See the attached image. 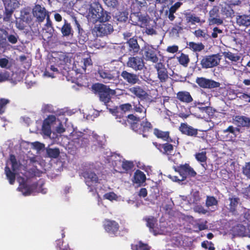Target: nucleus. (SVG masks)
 I'll use <instances>...</instances> for the list:
<instances>
[{"label":"nucleus","mask_w":250,"mask_h":250,"mask_svg":"<svg viewBox=\"0 0 250 250\" xmlns=\"http://www.w3.org/2000/svg\"><path fill=\"white\" fill-rule=\"evenodd\" d=\"M29 23L26 22V21H24L21 17H20L18 19L16 20V26L20 30H23L25 29V27L26 26V24Z\"/></svg>","instance_id":"13d9d810"},{"label":"nucleus","mask_w":250,"mask_h":250,"mask_svg":"<svg viewBox=\"0 0 250 250\" xmlns=\"http://www.w3.org/2000/svg\"><path fill=\"white\" fill-rule=\"evenodd\" d=\"M111 19V15L110 12L104 10L102 7L98 21L100 22H108Z\"/></svg>","instance_id":"72a5a7b5"},{"label":"nucleus","mask_w":250,"mask_h":250,"mask_svg":"<svg viewBox=\"0 0 250 250\" xmlns=\"http://www.w3.org/2000/svg\"><path fill=\"white\" fill-rule=\"evenodd\" d=\"M188 48L194 52H199L205 48V45L202 42H190L188 43Z\"/></svg>","instance_id":"2f4dec72"},{"label":"nucleus","mask_w":250,"mask_h":250,"mask_svg":"<svg viewBox=\"0 0 250 250\" xmlns=\"http://www.w3.org/2000/svg\"><path fill=\"white\" fill-rule=\"evenodd\" d=\"M221 12L227 18L231 17L234 13L232 7L228 4H225L224 6H222Z\"/></svg>","instance_id":"a19ab883"},{"label":"nucleus","mask_w":250,"mask_h":250,"mask_svg":"<svg viewBox=\"0 0 250 250\" xmlns=\"http://www.w3.org/2000/svg\"><path fill=\"white\" fill-rule=\"evenodd\" d=\"M92 89L95 94H98L101 101L107 106V104L111 101V95L115 93V90L111 89L103 83H97L92 85Z\"/></svg>","instance_id":"7ed1b4c3"},{"label":"nucleus","mask_w":250,"mask_h":250,"mask_svg":"<svg viewBox=\"0 0 250 250\" xmlns=\"http://www.w3.org/2000/svg\"><path fill=\"white\" fill-rule=\"evenodd\" d=\"M103 226L105 232L111 236L116 237L118 236L120 226L116 221L105 219L103 222Z\"/></svg>","instance_id":"9b49d317"},{"label":"nucleus","mask_w":250,"mask_h":250,"mask_svg":"<svg viewBox=\"0 0 250 250\" xmlns=\"http://www.w3.org/2000/svg\"><path fill=\"white\" fill-rule=\"evenodd\" d=\"M120 76L121 77V79H120V81H123L127 84L134 85L136 84H140L141 83L139 75L133 72L123 70L120 73Z\"/></svg>","instance_id":"423d86ee"},{"label":"nucleus","mask_w":250,"mask_h":250,"mask_svg":"<svg viewBox=\"0 0 250 250\" xmlns=\"http://www.w3.org/2000/svg\"><path fill=\"white\" fill-rule=\"evenodd\" d=\"M42 131L44 134L50 136L51 134V129L50 125L42 124Z\"/></svg>","instance_id":"774afa93"},{"label":"nucleus","mask_w":250,"mask_h":250,"mask_svg":"<svg viewBox=\"0 0 250 250\" xmlns=\"http://www.w3.org/2000/svg\"><path fill=\"white\" fill-rule=\"evenodd\" d=\"M109 112L114 116L117 121L122 123L125 126L127 125V117L125 116V114L118 108V106H115L113 108H108Z\"/></svg>","instance_id":"4be33fe9"},{"label":"nucleus","mask_w":250,"mask_h":250,"mask_svg":"<svg viewBox=\"0 0 250 250\" xmlns=\"http://www.w3.org/2000/svg\"><path fill=\"white\" fill-rule=\"evenodd\" d=\"M127 123L130 125L131 128L135 132L142 134L144 137H147L146 133L149 132L152 128L151 124L146 119L141 121V118L133 114L127 116Z\"/></svg>","instance_id":"f257e3e1"},{"label":"nucleus","mask_w":250,"mask_h":250,"mask_svg":"<svg viewBox=\"0 0 250 250\" xmlns=\"http://www.w3.org/2000/svg\"><path fill=\"white\" fill-rule=\"evenodd\" d=\"M5 172L9 183L11 185L14 184L16 178L15 173L12 172L8 166H6L5 167Z\"/></svg>","instance_id":"a18cd8bd"},{"label":"nucleus","mask_w":250,"mask_h":250,"mask_svg":"<svg viewBox=\"0 0 250 250\" xmlns=\"http://www.w3.org/2000/svg\"><path fill=\"white\" fill-rule=\"evenodd\" d=\"M221 56L219 53L205 55L200 62L202 68L204 69L211 68L217 66L220 62Z\"/></svg>","instance_id":"39448f33"},{"label":"nucleus","mask_w":250,"mask_h":250,"mask_svg":"<svg viewBox=\"0 0 250 250\" xmlns=\"http://www.w3.org/2000/svg\"><path fill=\"white\" fill-rule=\"evenodd\" d=\"M145 62L142 57L131 56L128 58L126 66L135 71H141L145 67Z\"/></svg>","instance_id":"f8f14e48"},{"label":"nucleus","mask_w":250,"mask_h":250,"mask_svg":"<svg viewBox=\"0 0 250 250\" xmlns=\"http://www.w3.org/2000/svg\"><path fill=\"white\" fill-rule=\"evenodd\" d=\"M82 176L85 179L86 184L90 187L93 184L99 183V178L97 174L92 170L87 169L82 173Z\"/></svg>","instance_id":"a211bd4d"},{"label":"nucleus","mask_w":250,"mask_h":250,"mask_svg":"<svg viewBox=\"0 0 250 250\" xmlns=\"http://www.w3.org/2000/svg\"><path fill=\"white\" fill-rule=\"evenodd\" d=\"M129 20L131 23L134 25H138V22L142 23H146L147 19L146 17L143 16L140 13H134L131 14Z\"/></svg>","instance_id":"cd10ccee"},{"label":"nucleus","mask_w":250,"mask_h":250,"mask_svg":"<svg viewBox=\"0 0 250 250\" xmlns=\"http://www.w3.org/2000/svg\"><path fill=\"white\" fill-rule=\"evenodd\" d=\"M129 91L137 97L141 99H146L147 96L146 92L140 86L131 87L129 88Z\"/></svg>","instance_id":"bb28decb"},{"label":"nucleus","mask_w":250,"mask_h":250,"mask_svg":"<svg viewBox=\"0 0 250 250\" xmlns=\"http://www.w3.org/2000/svg\"><path fill=\"white\" fill-rule=\"evenodd\" d=\"M10 73L7 71H0V83L6 81L9 79Z\"/></svg>","instance_id":"69168bd1"},{"label":"nucleus","mask_w":250,"mask_h":250,"mask_svg":"<svg viewBox=\"0 0 250 250\" xmlns=\"http://www.w3.org/2000/svg\"><path fill=\"white\" fill-rule=\"evenodd\" d=\"M83 63L82 65V71L85 72L86 69L88 67H92L93 66V62L90 57L86 58H83L81 62ZM81 71V69H79Z\"/></svg>","instance_id":"37998d69"},{"label":"nucleus","mask_w":250,"mask_h":250,"mask_svg":"<svg viewBox=\"0 0 250 250\" xmlns=\"http://www.w3.org/2000/svg\"><path fill=\"white\" fill-rule=\"evenodd\" d=\"M114 159L112 160L111 164L115 170L118 171L117 169H120V166L122 163L121 157L120 155L113 156Z\"/></svg>","instance_id":"603ef678"},{"label":"nucleus","mask_w":250,"mask_h":250,"mask_svg":"<svg viewBox=\"0 0 250 250\" xmlns=\"http://www.w3.org/2000/svg\"><path fill=\"white\" fill-rule=\"evenodd\" d=\"M176 98L181 102L189 103L193 101V98L188 91H179L177 93Z\"/></svg>","instance_id":"c85d7f7f"},{"label":"nucleus","mask_w":250,"mask_h":250,"mask_svg":"<svg viewBox=\"0 0 250 250\" xmlns=\"http://www.w3.org/2000/svg\"><path fill=\"white\" fill-rule=\"evenodd\" d=\"M184 24L183 19L179 18V21H176L174 26L172 28V32L174 33L179 34L184 28H186Z\"/></svg>","instance_id":"58836bf2"},{"label":"nucleus","mask_w":250,"mask_h":250,"mask_svg":"<svg viewBox=\"0 0 250 250\" xmlns=\"http://www.w3.org/2000/svg\"><path fill=\"white\" fill-rule=\"evenodd\" d=\"M229 211L233 214H235L236 212L237 207L240 202V199L239 197L235 196H232L229 197Z\"/></svg>","instance_id":"7c9ffc66"},{"label":"nucleus","mask_w":250,"mask_h":250,"mask_svg":"<svg viewBox=\"0 0 250 250\" xmlns=\"http://www.w3.org/2000/svg\"><path fill=\"white\" fill-rule=\"evenodd\" d=\"M132 104L130 103H126L120 105L118 108L120 109L122 112H124L125 114L126 112L130 111L132 110Z\"/></svg>","instance_id":"680f3d73"},{"label":"nucleus","mask_w":250,"mask_h":250,"mask_svg":"<svg viewBox=\"0 0 250 250\" xmlns=\"http://www.w3.org/2000/svg\"><path fill=\"white\" fill-rule=\"evenodd\" d=\"M234 124L239 127H250V118L243 115H237L234 119Z\"/></svg>","instance_id":"b1692460"},{"label":"nucleus","mask_w":250,"mask_h":250,"mask_svg":"<svg viewBox=\"0 0 250 250\" xmlns=\"http://www.w3.org/2000/svg\"><path fill=\"white\" fill-rule=\"evenodd\" d=\"M132 105L133 107H132L131 110L134 113H141L144 111V107L141 104L139 101L138 103H136L134 102H132Z\"/></svg>","instance_id":"4d7b16f0"},{"label":"nucleus","mask_w":250,"mask_h":250,"mask_svg":"<svg viewBox=\"0 0 250 250\" xmlns=\"http://www.w3.org/2000/svg\"><path fill=\"white\" fill-rule=\"evenodd\" d=\"M153 133L157 138L161 139L164 141L168 142H172L173 141L172 139L169 136V131H163L155 128L153 130Z\"/></svg>","instance_id":"a878e982"},{"label":"nucleus","mask_w":250,"mask_h":250,"mask_svg":"<svg viewBox=\"0 0 250 250\" xmlns=\"http://www.w3.org/2000/svg\"><path fill=\"white\" fill-rule=\"evenodd\" d=\"M9 102V100L8 99L3 98L0 99V114H2L4 112L5 107Z\"/></svg>","instance_id":"338daca9"},{"label":"nucleus","mask_w":250,"mask_h":250,"mask_svg":"<svg viewBox=\"0 0 250 250\" xmlns=\"http://www.w3.org/2000/svg\"><path fill=\"white\" fill-rule=\"evenodd\" d=\"M81 135L79 138H74V140H78L77 141H75L76 143H77L80 144L81 146L83 147L86 146L89 143V140L87 137H85V135L84 134H82V133L80 132Z\"/></svg>","instance_id":"49530a36"},{"label":"nucleus","mask_w":250,"mask_h":250,"mask_svg":"<svg viewBox=\"0 0 250 250\" xmlns=\"http://www.w3.org/2000/svg\"><path fill=\"white\" fill-rule=\"evenodd\" d=\"M218 201L216 198L213 196H207L206 200V206L208 208L214 206H218Z\"/></svg>","instance_id":"3c124183"},{"label":"nucleus","mask_w":250,"mask_h":250,"mask_svg":"<svg viewBox=\"0 0 250 250\" xmlns=\"http://www.w3.org/2000/svg\"><path fill=\"white\" fill-rule=\"evenodd\" d=\"M233 231L238 235L244 236L246 233V228L243 225L238 224L233 227Z\"/></svg>","instance_id":"de8ad7c7"},{"label":"nucleus","mask_w":250,"mask_h":250,"mask_svg":"<svg viewBox=\"0 0 250 250\" xmlns=\"http://www.w3.org/2000/svg\"><path fill=\"white\" fill-rule=\"evenodd\" d=\"M223 54L226 59H228L231 62H237L240 59V55L230 51L224 52Z\"/></svg>","instance_id":"79ce46f5"},{"label":"nucleus","mask_w":250,"mask_h":250,"mask_svg":"<svg viewBox=\"0 0 250 250\" xmlns=\"http://www.w3.org/2000/svg\"><path fill=\"white\" fill-rule=\"evenodd\" d=\"M16 8L4 6L3 20L4 21L9 22L12 19V15Z\"/></svg>","instance_id":"e433bc0d"},{"label":"nucleus","mask_w":250,"mask_h":250,"mask_svg":"<svg viewBox=\"0 0 250 250\" xmlns=\"http://www.w3.org/2000/svg\"><path fill=\"white\" fill-rule=\"evenodd\" d=\"M46 22L44 25V27L43 30L46 31V32L49 34V37H52L53 33L54 31V27H53L52 21L50 19V16L47 17Z\"/></svg>","instance_id":"ea45409f"},{"label":"nucleus","mask_w":250,"mask_h":250,"mask_svg":"<svg viewBox=\"0 0 250 250\" xmlns=\"http://www.w3.org/2000/svg\"><path fill=\"white\" fill-rule=\"evenodd\" d=\"M102 6L99 2L91 3L88 8L87 19L90 22L95 23L98 21Z\"/></svg>","instance_id":"ddd939ff"},{"label":"nucleus","mask_w":250,"mask_h":250,"mask_svg":"<svg viewBox=\"0 0 250 250\" xmlns=\"http://www.w3.org/2000/svg\"><path fill=\"white\" fill-rule=\"evenodd\" d=\"M105 4L108 7L116 8L119 5L118 0H103Z\"/></svg>","instance_id":"e2e57ef3"},{"label":"nucleus","mask_w":250,"mask_h":250,"mask_svg":"<svg viewBox=\"0 0 250 250\" xmlns=\"http://www.w3.org/2000/svg\"><path fill=\"white\" fill-rule=\"evenodd\" d=\"M72 32L73 31L70 23H68L64 20V23L61 28V32L63 36L68 37L70 34H73Z\"/></svg>","instance_id":"4c0bfd02"},{"label":"nucleus","mask_w":250,"mask_h":250,"mask_svg":"<svg viewBox=\"0 0 250 250\" xmlns=\"http://www.w3.org/2000/svg\"><path fill=\"white\" fill-rule=\"evenodd\" d=\"M132 250H150L149 246L140 241L138 244L132 245Z\"/></svg>","instance_id":"bf43d9fd"},{"label":"nucleus","mask_w":250,"mask_h":250,"mask_svg":"<svg viewBox=\"0 0 250 250\" xmlns=\"http://www.w3.org/2000/svg\"><path fill=\"white\" fill-rule=\"evenodd\" d=\"M114 31L113 26L108 22H100L95 25L93 32L96 33V35L99 37L107 36L111 34Z\"/></svg>","instance_id":"1a4fd4ad"},{"label":"nucleus","mask_w":250,"mask_h":250,"mask_svg":"<svg viewBox=\"0 0 250 250\" xmlns=\"http://www.w3.org/2000/svg\"><path fill=\"white\" fill-rule=\"evenodd\" d=\"M144 220L146 222V225L149 228V231L154 235H162L165 233L164 227L158 226L157 219L153 216L145 217Z\"/></svg>","instance_id":"0eeeda50"},{"label":"nucleus","mask_w":250,"mask_h":250,"mask_svg":"<svg viewBox=\"0 0 250 250\" xmlns=\"http://www.w3.org/2000/svg\"><path fill=\"white\" fill-rule=\"evenodd\" d=\"M20 17L26 21V22L30 23L32 20V16L30 14V8L26 7L22 9L21 11Z\"/></svg>","instance_id":"f704fd0d"},{"label":"nucleus","mask_w":250,"mask_h":250,"mask_svg":"<svg viewBox=\"0 0 250 250\" xmlns=\"http://www.w3.org/2000/svg\"><path fill=\"white\" fill-rule=\"evenodd\" d=\"M145 59L153 63H158L157 51L152 45L146 46L144 48Z\"/></svg>","instance_id":"dca6fc26"},{"label":"nucleus","mask_w":250,"mask_h":250,"mask_svg":"<svg viewBox=\"0 0 250 250\" xmlns=\"http://www.w3.org/2000/svg\"><path fill=\"white\" fill-rule=\"evenodd\" d=\"M183 22L185 27H190V26L195 25L196 23H202L205 22L202 21L200 17L190 11H186L183 14Z\"/></svg>","instance_id":"6e6552de"},{"label":"nucleus","mask_w":250,"mask_h":250,"mask_svg":"<svg viewBox=\"0 0 250 250\" xmlns=\"http://www.w3.org/2000/svg\"><path fill=\"white\" fill-rule=\"evenodd\" d=\"M157 70L158 78L161 83L166 82L168 79V73L165 64L162 62H158L155 65Z\"/></svg>","instance_id":"f3484780"},{"label":"nucleus","mask_w":250,"mask_h":250,"mask_svg":"<svg viewBox=\"0 0 250 250\" xmlns=\"http://www.w3.org/2000/svg\"><path fill=\"white\" fill-rule=\"evenodd\" d=\"M32 12L33 17L36 19V22L39 23L42 22L45 19L49 16V13L45 8L39 4L35 5L32 8Z\"/></svg>","instance_id":"9d476101"},{"label":"nucleus","mask_w":250,"mask_h":250,"mask_svg":"<svg viewBox=\"0 0 250 250\" xmlns=\"http://www.w3.org/2000/svg\"><path fill=\"white\" fill-rule=\"evenodd\" d=\"M181 172L180 175L182 177L181 181H185L188 176L191 177H194L197 173L188 164H185L184 165H181Z\"/></svg>","instance_id":"412c9836"},{"label":"nucleus","mask_w":250,"mask_h":250,"mask_svg":"<svg viewBox=\"0 0 250 250\" xmlns=\"http://www.w3.org/2000/svg\"><path fill=\"white\" fill-rule=\"evenodd\" d=\"M167 142L163 144H159L157 142H153V145L163 155L172 156L174 154V146Z\"/></svg>","instance_id":"4468645a"},{"label":"nucleus","mask_w":250,"mask_h":250,"mask_svg":"<svg viewBox=\"0 0 250 250\" xmlns=\"http://www.w3.org/2000/svg\"><path fill=\"white\" fill-rule=\"evenodd\" d=\"M236 24L240 27L247 28L250 26V15H237L236 17Z\"/></svg>","instance_id":"5701e85b"},{"label":"nucleus","mask_w":250,"mask_h":250,"mask_svg":"<svg viewBox=\"0 0 250 250\" xmlns=\"http://www.w3.org/2000/svg\"><path fill=\"white\" fill-rule=\"evenodd\" d=\"M47 156L51 158H57L60 154V149L58 148H49L46 149Z\"/></svg>","instance_id":"09e8293b"},{"label":"nucleus","mask_w":250,"mask_h":250,"mask_svg":"<svg viewBox=\"0 0 250 250\" xmlns=\"http://www.w3.org/2000/svg\"><path fill=\"white\" fill-rule=\"evenodd\" d=\"M121 166L123 171H121V172L126 173L131 171L134 167V165L132 161L127 160H124L122 161Z\"/></svg>","instance_id":"c9c22d12"},{"label":"nucleus","mask_w":250,"mask_h":250,"mask_svg":"<svg viewBox=\"0 0 250 250\" xmlns=\"http://www.w3.org/2000/svg\"><path fill=\"white\" fill-rule=\"evenodd\" d=\"M194 33L196 37L198 38L202 37L206 40L210 38L209 35L207 33L205 32L203 30L201 29L195 30Z\"/></svg>","instance_id":"052dcab7"},{"label":"nucleus","mask_w":250,"mask_h":250,"mask_svg":"<svg viewBox=\"0 0 250 250\" xmlns=\"http://www.w3.org/2000/svg\"><path fill=\"white\" fill-rule=\"evenodd\" d=\"M179 130L184 135L193 137L197 136L198 129L187 123H182L179 127Z\"/></svg>","instance_id":"6ab92c4d"},{"label":"nucleus","mask_w":250,"mask_h":250,"mask_svg":"<svg viewBox=\"0 0 250 250\" xmlns=\"http://www.w3.org/2000/svg\"><path fill=\"white\" fill-rule=\"evenodd\" d=\"M4 6L8 7L18 8L20 6V2L18 0H2Z\"/></svg>","instance_id":"8fccbe9b"},{"label":"nucleus","mask_w":250,"mask_h":250,"mask_svg":"<svg viewBox=\"0 0 250 250\" xmlns=\"http://www.w3.org/2000/svg\"><path fill=\"white\" fill-rule=\"evenodd\" d=\"M98 73L105 83H112L117 85L120 83V72L115 68L110 69L108 67L100 66Z\"/></svg>","instance_id":"f03ea898"},{"label":"nucleus","mask_w":250,"mask_h":250,"mask_svg":"<svg viewBox=\"0 0 250 250\" xmlns=\"http://www.w3.org/2000/svg\"><path fill=\"white\" fill-rule=\"evenodd\" d=\"M9 161L11 164L12 169L13 171L18 169L20 164L18 162L15 156L13 154H10L9 156Z\"/></svg>","instance_id":"5fc2aeb1"},{"label":"nucleus","mask_w":250,"mask_h":250,"mask_svg":"<svg viewBox=\"0 0 250 250\" xmlns=\"http://www.w3.org/2000/svg\"><path fill=\"white\" fill-rule=\"evenodd\" d=\"M196 83L200 87L203 88L211 89L218 87L220 85L219 82L204 77L197 78Z\"/></svg>","instance_id":"2eb2a0df"},{"label":"nucleus","mask_w":250,"mask_h":250,"mask_svg":"<svg viewBox=\"0 0 250 250\" xmlns=\"http://www.w3.org/2000/svg\"><path fill=\"white\" fill-rule=\"evenodd\" d=\"M126 44L128 46V52L133 55L138 53L140 49L137 39L135 37L130 38L126 42Z\"/></svg>","instance_id":"393cba45"},{"label":"nucleus","mask_w":250,"mask_h":250,"mask_svg":"<svg viewBox=\"0 0 250 250\" xmlns=\"http://www.w3.org/2000/svg\"><path fill=\"white\" fill-rule=\"evenodd\" d=\"M128 12L126 10L119 11L114 16V19L119 22H125L128 20Z\"/></svg>","instance_id":"473e14b6"},{"label":"nucleus","mask_w":250,"mask_h":250,"mask_svg":"<svg viewBox=\"0 0 250 250\" xmlns=\"http://www.w3.org/2000/svg\"><path fill=\"white\" fill-rule=\"evenodd\" d=\"M243 173L247 178L250 179V162L246 163L243 167Z\"/></svg>","instance_id":"0e129e2a"},{"label":"nucleus","mask_w":250,"mask_h":250,"mask_svg":"<svg viewBox=\"0 0 250 250\" xmlns=\"http://www.w3.org/2000/svg\"><path fill=\"white\" fill-rule=\"evenodd\" d=\"M18 188L25 196L29 195L32 193V189L30 186L25 183L20 184Z\"/></svg>","instance_id":"864d4df0"},{"label":"nucleus","mask_w":250,"mask_h":250,"mask_svg":"<svg viewBox=\"0 0 250 250\" xmlns=\"http://www.w3.org/2000/svg\"><path fill=\"white\" fill-rule=\"evenodd\" d=\"M177 60L179 63L184 67H187L190 61L188 56L183 53L177 58Z\"/></svg>","instance_id":"c03bdc74"},{"label":"nucleus","mask_w":250,"mask_h":250,"mask_svg":"<svg viewBox=\"0 0 250 250\" xmlns=\"http://www.w3.org/2000/svg\"><path fill=\"white\" fill-rule=\"evenodd\" d=\"M196 159L201 163H205L206 164L207 157L206 151L196 153L195 155Z\"/></svg>","instance_id":"6e6d98bb"},{"label":"nucleus","mask_w":250,"mask_h":250,"mask_svg":"<svg viewBox=\"0 0 250 250\" xmlns=\"http://www.w3.org/2000/svg\"><path fill=\"white\" fill-rule=\"evenodd\" d=\"M209 21L211 24L221 25L223 21L220 18L219 11L216 6H214L209 12Z\"/></svg>","instance_id":"aec40b11"},{"label":"nucleus","mask_w":250,"mask_h":250,"mask_svg":"<svg viewBox=\"0 0 250 250\" xmlns=\"http://www.w3.org/2000/svg\"><path fill=\"white\" fill-rule=\"evenodd\" d=\"M146 180L145 174L140 170L137 169L134 173L133 182L141 186Z\"/></svg>","instance_id":"c756f323"},{"label":"nucleus","mask_w":250,"mask_h":250,"mask_svg":"<svg viewBox=\"0 0 250 250\" xmlns=\"http://www.w3.org/2000/svg\"><path fill=\"white\" fill-rule=\"evenodd\" d=\"M19 37L18 35L13 32V34H8L7 30L0 28V49L7 50L10 49L11 45L9 43L14 44L18 42Z\"/></svg>","instance_id":"20e7f679"}]
</instances>
